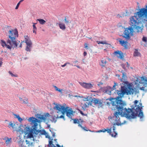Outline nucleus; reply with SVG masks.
Here are the masks:
<instances>
[{
  "label": "nucleus",
  "instance_id": "9",
  "mask_svg": "<svg viewBox=\"0 0 147 147\" xmlns=\"http://www.w3.org/2000/svg\"><path fill=\"white\" fill-rule=\"evenodd\" d=\"M117 40L119 42V44L123 46L125 49H127L128 48L127 42V41H125L121 38H119Z\"/></svg>",
  "mask_w": 147,
  "mask_h": 147
},
{
  "label": "nucleus",
  "instance_id": "21",
  "mask_svg": "<svg viewBox=\"0 0 147 147\" xmlns=\"http://www.w3.org/2000/svg\"><path fill=\"white\" fill-rule=\"evenodd\" d=\"M26 144L27 145L26 146H27V147H30L32 146V145L33 143L32 142H31L29 140H26Z\"/></svg>",
  "mask_w": 147,
  "mask_h": 147
},
{
  "label": "nucleus",
  "instance_id": "38",
  "mask_svg": "<svg viewBox=\"0 0 147 147\" xmlns=\"http://www.w3.org/2000/svg\"><path fill=\"white\" fill-rule=\"evenodd\" d=\"M9 73L11 75V76H14V77H17V76L13 74L12 73V72L10 71H9Z\"/></svg>",
  "mask_w": 147,
  "mask_h": 147
},
{
  "label": "nucleus",
  "instance_id": "53",
  "mask_svg": "<svg viewBox=\"0 0 147 147\" xmlns=\"http://www.w3.org/2000/svg\"><path fill=\"white\" fill-rule=\"evenodd\" d=\"M68 95V96L69 97H70V98H71V96H72V95H70V94H69Z\"/></svg>",
  "mask_w": 147,
  "mask_h": 147
},
{
  "label": "nucleus",
  "instance_id": "17",
  "mask_svg": "<svg viewBox=\"0 0 147 147\" xmlns=\"http://www.w3.org/2000/svg\"><path fill=\"white\" fill-rule=\"evenodd\" d=\"M107 63V61L106 60H102L101 61V63H100V65L102 67H105Z\"/></svg>",
  "mask_w": 147,
  "mask_h": 147
},
{
  "label": "nucleus",
  "instance_id": "16",
  "mask_svg": "<svg viewBox=\"0 0 147 147\" xmlns=\"http://www.w3.org/2000/svg\"><path fill=\"white\" fill-rule=\"evenodd\" d=\"M25 142H24L22 140H20L18 142V144L20 147H27V146L25 145Z\"/></svg>",
  "mask_w": 147,
  "mask_h": 147
},
{
  "label": "nucleus",
  "instance_id": "30",
  "mask_svg": "<svg viewBox=\"0 0 147 147\" xmlns=\"http://www.w3.org/2000/svg\"><path fill=\"white\" fill-rule=\"evenodd\" d=\"M14 115L16 116V117L18 119V121L20 122H21V121H22V118L21 117H20L19 116V115H16V114H15Z\"/></svg>",
  "mask_w": 147,
  "mask_h": 147
},
{
  "label": "nucleus",
  "instance_id": "37",
  "mask_svg": "<svg viewBox=\"0 0 147 147\" xmlns=\"http://www.w3.org/2000/svg\"><path fill=\"white\" fill-rule=\"evenodd\" d=\"M33 29H37V28L35 26V25L36 24V23H33Z\"/></svg>",
  "mask_w": 147,
  "mask_h": 147
},
{
  "label": "nucleus",
  "instance_id": "13",
  "mask_svg": "<svg viewBox=\"0 0 147 147\" xmlns=\"http://www.w3.org/2000/svg\"><path fill=\"white\" fill-rule=\"evenodd\" d=\"M115 54L118 57L121 59L123 58V55L122 52L117 51L114 52Z\"/></svg>",
  "mask_w": 147,
  "mask_h": 147
},
{
  "label": "nucleus",
  "instance_id": "23",
  "mask_svg": "<svg viewBox=\"0 0 147 147\" xmlns=\"http://www.w3.org/2000/svg\"><path fill=\"white\" fill-rule=\"evenodd\" d=\"M111 128L109 129H102V132H105L106 131H107L108 133H109L110 134H111Z\"/></svg>",
  "mask_w": 147,
  "mask_h": 147
},
{
  "label": "nucleus",
  "instance_id": "35",
  "mask_svg": "<svg viewBox=\"0 0 147 147\" xmlns=\"http://www.w3.org/2000/svg\"><path fill=\"white\" fill-rule=\"evenodd\" d=\"M57 140V139H54V140L55 141V144L57 146V147H61L60 145H59V144H57V142L56 141V140Z\"/></svg>",
  "mask_w": 147,
  "mask_h": 147
},
{
  "label": "nucleus",
  "instance_id": "1",
  "mask_svg": "<svg viewBox=\"0 0 147 147\" xmlns=\"http://www.w3.org/2000/svg\"><path fill=\"white\" fill-rule=\"evenodd\" d=\"M138 101L137 100L134 101L135 106L131 109H127L124 108L126 105L125 103L120 99V97H117V98H112L111 102L113 108L117 110L115 111L113 116L109 117V120L112 121L113 125H120L123 123L120 121L119 116L124 117L129 119L135 118L138 116L140 119L144 117L143 112L142 109L143 107L142 104L138 103Z\"/></svg>",
  "mask_w": 147,
  "mask_h": 147
},
{
  "label": "nucleus",
  "instance_id": "52",
  "mask_svg": "<svg viewBox=\"0 0 147 147\" xmlns=\"http://www.w3.org/2000/svg\"><path fill=\"white\" fill-rule=\"evenodd\" d=\"M116 76H117L119 78H120V75L118 74L116 75Z\"/></svg>",
  "mask_w": 147,
  "mask_h": 147
},
{
  "label": "nucleus",
  "instance_id": "58",
  "mask_svg": "<svg viewBox=\"0 0 147 147\" xmlns=\"http://www.w3.org/2000/svg\"><path fill=\"white\" fill-rule=\"evenodd\" d=\"M78 62V61H75L74 62L75 63H76Z\"/></svg>",
  "mask_w": 147,
  "mask_h": 147
},
{
  "label": "nucleus",
  "instance_id": "33",
  "mask_svg": "<svg viewBox=\"0 0 147 147\" xmlns=\"http://www.w3.org/2000/svg\"><path fill=\"white\" fill-rule=\"evenodd\" d=\"M142 40L143 41L146 43L147 42V38L146 37L143 36L142 38Z\"/></svg>",
  "mask_w": 147,
  "mask_h": 147
},
{
  "label": "nucleus",
  "instance_id": "50",
  "mask_svg": "<svg viewBox=\"0 0 147 147\" xmlns=\"http://www.w3.org/2000/svg\"><path fill=\"white\" fill-rule=\"evenodd\" d=\"M3 62H2V61L0 60V66H1Z\"/></svg>",
  "mask_w": 147,
  "mask_h": 147
},
{
  "label": "nucleus",
  "instance_id": "18",
  "mask_svg": "<svg viewBox=\"0 0 147 147\" xmlns=\"http://www.w3.org/2000/svg\"><path fill=\"white\" fill-rule=\"evenodd\" d=\"M113 132L111 133V136L112 137H115L117 135V133L115 131V127L114 126H113Z\"/></svg>",
  "mask_w": 147,
  "mask_h": 147
},
{
  "label": "nucleus",
  "instance_id": "45",
  "mask_svg": "<svg viewBox=\"0 0 147 147\" xmlns=\"http://www.w3.org/2000/svg\"><path fill=\"white\" fill-rule=\"evenodd\" d=\"M52 137H54L55 136V133L53 132H52Z\"/></svg>",
  "mask_w": 147,
  "mask_h": 147
},
{
  "label": "nucleus",
  "instance_id": "2",
  "mask_svg": "<svg viewBox=\"0 0 147 147\" xmlns=\"http://www.w3.org/2000/svg\"><path fill=\"white\" fill-rule=\"evenodd\" d=\"M36 117L39 119L40 121L33 117H30L28 119L29 122H31V124L32 125V127L33 129H31L30 127H26L24 130L20 128L19 130L20 133L22 134L24 133L25 135H27V137L28 138H33V131H38L37 130L38 123L40 122V120H46L45 116L43 115H38Z\"/></svg>",
  "mask_w": 147,
  "mask_h": 147
},
{
  "label": "nucleus",
  "instance_id": "62",
  "mask_svg": "<svg viewBox=\"0 0 147 147\" xmlns=\"http://www.w3.org/2000/svg\"><path fill=\"white\" fill-rule=\"evenodd\" d=\"M106 92H107V90H106Z\"/></svg>",
  "mask_w": 147,
  "mask_h": 147
},
{
  "label": "nucleus",
  "instance_id": "29",
  "mask_svg": "<svg viewBox=\"0 0 147 147\" xmlns=\"http://www.w3.org/2000/svg\"><path fill=\"white\" fill-rule=\"evenodd\" d=\"M11 141V138H7L5 141V143L7 144H9Z\"/></svg>",
  "mask_w": 147,
  "mask_h": 147
},
{
  "label": "nucleus",
  "instance_id": "41",
  "mask_svg": "<svg viewBox=\"0 0 147 147\" xmlns=\"http://www.w3.org/2000/svg\"><path fill=\"white\" fill-rule=\"evenodd\" d=\"M117 84L116 83H114V85L113 86L112 88L113 89H115L116 88H115V87L116 86Z\"/></svg>",
  "mask_w": 147,
  "mask_h": 147
},
{
  "label": "nucleus",
  "instance_id": "22",
  "mask_svg": "<svg viewBox=\"0 0 147 147\" xmlns=\"http://www.w3.org/2000/svg\"><path fill=\"white\" fill-rule=\"evenodd\" d=\"M53 86L55 88V90L56 91L59 92L61 94H62L63 93L62 92L63 89H60L58 88L56 86Z\"/></svg>",
  "mask_w": 147,
  "mask_h": 147
},
{
  "label": "nucleus",
  "instance_id": "5",
  "mask_svg": "<svg viewBox=\"0 0 147 147\" xmlns=\"http://www.w3.org/2000/svg\"><path fill=\"white\" fill-rule=\"evenodd\" d=\"M55 106L54 109L57 111V113L59 114H61L63 116L65 113L66 115L68 117L71 118L73 115V112L71 109H68V107H65V106L61 105L58 104H55Z\"/></svg>",
  "mask_w": 147,
  "mask_h": 147
},
{
  "label": "nucleus",
  "instance_id": "4",
  "mask_svg": "<svg viewBox=\"0 0 147 147\" xmlns=\"http://www.w3.org/2000/svg\"><path fill=\"white\" fill-rule=\"evenodd\" d=\"M9 38L7 40L6 42L3 40H1L0 43L3 47H6L11 50L12 47H18V43L16 41V38L18 37V32L16 29L9 31Z\"/></svg>",
  "mask_w": 147,
  "mask_h": 147
},
{
  "label": "nucleus",
  "instance_id": "43",
  "mask_svg": "<svg viewBox=\"0 0 147 147\" xmlns=\"http://www.w3.org/2000/svg\"><path fill=\"white\" fill-rule=\"evenodd\" d=\"M45 117L46 118V117H49L50 116V115L49 113H46L45 115Z\"/></svg>",
  "mask_w": 147,
  "mask_h": 147
},
{
  "label": "nucleus",
  "instance_id": "8",
  "mask_svg": "<svg viewBox=\"0 0 147 147\" xmlns=\"http://www.w3.org/2000/svg\"><path fill=\"white\" fill-rule=\"evenodd\" d=\"M141 78V82L143 86L140 88V89L144 90V87L147 86V78L145 76H143Z\"/></svg>",
  "mask_w": 147,
  "mask_h": 147
},
{
  "label": "nucleus",
  "instance_id": "25",
  "mask_svg": "<svg viewBox=\"0 0 147 147\" xmlns=\"http://www.w3.org/2000/svg\"><path fill=\"white\" fill-rule=\"evenodd\" d=\"M78 124V126L79 127H80L82 128L85 131H89L90 132H94V131H91L90 130H88V129H86V127H83L81 124H80L79 123Z\"/></svg>",
  "mask_w": 147,
  "mask_h": 147
},
{
  "label": "nucleus",
  "instance_id": "40",
  "mask_svg": "<svg viewBox=\"0 0 147 147\" xmlns=\"http://www.w3.org/2000/svg\"><path fill=\"white\" fill-rule=\"evenodd\" d=\"M20 4V3H19V2L17 3V5L15 8L16 9H18Z\"/></svg>",
  "mask_w": 147,
  "mask_h": 147
},
{
  "label": "nucleus",
  "instance_id": "42",
  "mask_svg": "<svg viewBox=\"0 0 147 147\" xmlns=\"http://www.w3.org/2000/svg\"><path fill=\"white\" fill-rule=\"evenodd\" d=\"M80 112L83 116H86V115H87L86 114V115L84 114L83 113V112L82 111H80Z\"/></svg>",
  "mask_w": 147,
  "mask_h": 147
},
{
  "label": "nucleus",
  "instance_id": "57",
  "mask_svg": "<svg viewBox=\"0 0 147 147\" xmlns=\"http://www.w3.org/2000/svg\"><path fill=\"white\" fill-rule=\"evenodd\" d=\"M103 89H104V90H104V91H104V92H105V88H104Z\"/></svg>",
  "mask_w": 147,
  "mask_h": 147
},
{
  "label": "nucleus",
  "instance_id": "60",
  "mask_svg": "<svg viewBox=\"0 0 147 147\" xmlns=\"http://www.w3.org/2000/svg\"><path fill=\"white\" fill-rule=\"evenodd\" d=\"M48 126L49 127H50V125H48Z\"/></svg>",
  "mask_w": 147,
  "mask_h": 147
},
{
  "label": "nucleus",
  "instance_id": "31",
  "mask_svg": "<svg viewBox=\"0 0 147 147\" xmlns=\"http://www.w3.org/2000/svg\"><path fill=\"white\" fill-rule=\"evenodd\" d=\"M32 47V45L31 46H26V50L27 51H30V49Z\"/></svg>",
  "mask_w": 147,
  "mask_h": 147
},
{
  "label": "nucleus",
  "instance_id": "48",
  "mask_svg": "<svg viewBox=\"0 0 147 147\" xmlns=\"http://www.w3.org/2000/svg\"><path fill=\"white\" fill-rule=\"evenodd\" d=\"M117 17L118 18H122V16H121L119 14H118L117 15Z\"/></svg>",
  "mask_w": 147,
  "mask_h": 147
},
{
  "label": "nucleus",
  "instance_id": "11",
  "mask_svg": "<svg viewBox=\"0 0 147 147\" xmlns=\"http://www.w3.org/2000/svg\"><path fill=\"white\" fill-rule=\"evenodd\" d=\"M80 84L84 88L86 89H90L93 87V85L90 83L79 82Z\"/></svg>",
  "mask_w": 147,
  "mask_h": 147
},
{
  "label": "nucleus",
  "instance_id": "34",
  "mask_svg": "<svg viewBox=\"0 0 147 147\" xmlns=\"http://www.w3.org/2000/svg\"><path fill=\"white\" fill-rule=\"evenodd\" d=\"M74 120V123H79V121H78V119H73Z\"/></svg>",
  "mask_w": 147,
  "mask_h": 147
},
{
  "label": "nucleus",
  "instance_id": "59",
  "mask_svg": "<svg viewBox=\"0 0 147 147\" xmlns=\"http://www.w3.org/2000/svg\"><path fill=\"white\" fill-rule=\"evenodd\" d=\"M127 66H128V67L129 65V64L128 63V62H127Z\"/></svg>",
  "mask_w": 147,
  "mask_h": 147
},
{
  "label": "nucleus",
  "instance_id": "39",
  "mask_svg": "<svg viewBox=\"0 0 147 147\" xmlns=\"http://www.w3.org/2000/svg\"><path fill=\"white\" fill-rule=\"evenodd\" d=\"M67 64H70V63H68V62H66V63L65 64H64V65H61V66L62 67H65V66H66L67 65Z\"/></svg>",
  "mask_w": 147,
  "mask_h": 147
},
{
  "label": "nucleus",
  "instance_id": "44",
  "mask_svg": "<svg viewBox=\"0 0 147 147\" xmlns=\"http://www.w3.org/2000/svg\"><path fill=\"white\" fill-rule=\"evenodd\" d=\"M84 46H85V48H86V49H88V44H87V43H85V44H84Z\"/></svg>",
  "mask_w": 147,
  "mask_h": 147
},
{
  "label": "nucleus",
  "instance_id": "14",
  "mask_svg": "<svg viewBox=\"0 0 147 147\" xmlns=\"http://www.w3.org/2000/svg\"><path fill=\"white\" fill-rule=\"evenodd\" d=\"M25 42L28 46H31L32 45V42L28 36H24Z\"/></svg>",
  "mask_w": 147,
  "mask_h": 147
},
{
  "label": "nucleus",
  "instance_id": "19",
  "mask_svg": "<svg viewBox=\"0 0 147 147\" xmlns=\"http://www.w3.org/2000/svg\"><path fill=\"white\" fill-rule=\"evenodd\" d=\"M59 26L60 28L63 30H64L66 29L65 26L63 23H59Z\"/></svg>",
  "mask_w": 147,
  "mask_h": 147
},
{
  "label": "nucleus",
  "instance_id": "24",
  "mask_svg": "<svg viewBox=\"0 0 147 147\" xmlns=\"http://www.w3.org/2000/svg\"><path fill=\"white\" fill-rule=\"evenodd\" d=\"M140 54L138 51L137 49H135L134 54V56H138L140 55Z\"/></svg>",
  "mask_w": 147,
  "mask_h": 147
},
{
  "label": "nucleus",
  "instance_id": "28",
  "mask_svg": "<svg viewBox=\"0 0 147 147\" xmlns=\"http://www.w3.org/2000/svg\"><path fill=\"white\" fill-rule=\"evenodd\" d=\"M15 124L14 123H12L11 122H10L9 123V128L11 127L12 128H14L15 126Z\"/></svg>",
  "mask_w": 147,
  "mask_h": 147
},
{
  "label": "nucleus",
  "instance_id": "61",
  "mask_svg": "<svg viewBox=\"0 0 147 147\" xmlns=\"http://www.w3.org/2000/svg\"><path fill=\"white\" fill-rule=\"evenodd\" d=\"M104 50L106 51V49H104Z\"/></svg>",
  "mask_w": 147,
  "mask_h": 147
},
{
  "label": "nucleus",
  "instance_id": "63",
  "mask_svg": "<svg viewBox=\"0 0 147 147\" xmlns=\"http://www.w3.org/2000/svg\"><path fill=\"white\" fill-rule=\"evenodd\" d=\"M109 88H110V87H109ZM110 89H111V88H110Z\"/></svg>",
  "mask_w": 147,
  "mask_h": 147
},
{
  "label": "nucleus",
  "instance_id": "7",
  "mask_svg": "<svg viewBox=\"0 0 147 147\" xmlns=\"http://www.w3.org/2000/svg\"><path fill=\"white\" fill-rule=\"evenodd\" d=\"M58 114L56 116L54 115L52 116L51 117V121L53 122H54L55 123L58 119H63L65 120L64 116H63V115H61V114Z\"/></svg>",
  "mask_w": 147,
  "mask_h": 147
},
{
  "label": "nucleus",
  "instance_id": "12",
  "mask_svg": "<svg viewBox=\"0 0 147 147\" xmlns=\"http://www.w3.org/2000/svg\"><path fill=\"white\" fill-rule=\"evenodd\" d=\"M143 23L142 22H140L138 25L135 26V30L137 32H141L143 29Z\"/></svg>",
  "mask_w": 147,
  "mask_h": 147
},
{
  "label": "nucleus",
  "instance_id": "64",
  "mask_svg": "<svg viewBox=\"0 0 147 147\" xmlns=\"http://www.w3.org/2000/svg\"><path fill=\"white\" fill-rule=\"evenodd\" d=\"M61 147H63V146H61Z\"/></svg>",
  "mask_w": 147,
  "mask_h": 147
},
{
  "label": "nucleus",
  "instance_id": "54",
  "mask_svg": "<svg viewBox=\"0 0 147 147\" xmlns=\"http://www.w3.org/2000/svg\"><path fill=\"white\" fill-rule=\"evenodd\" d=\"M24 1V0H21L19 2V3H20L21 2H22Z\"/></svg>",
  "mask_w": 147,
  "mask_h": 147
},
{
  "label": "nucleus",
  "instance_id": "32",
  "mask_svg": "<svg viewBox=\"0 0 147 147\" xmlns=\"http://www.w3.org/2000/svg\"><path fill=\"white\" fill-rule=\"evenodd\" d=\"M40 134L41 135H45L46 134V132L45 130L39 131Z\"/></svg>",
  "mask_w": 147,
  "mask_h": 147
},
{
  "label": "nucleus",
  "instance_id": "15",
  "mask_svg": "<svg viewBox=\"0 0 147 147\" xmlns=\"http://www.w3.org/2000/svg\"><path fill=\"white\" fill-rule=\"evenodd\" d=\"M49 143L48 145L45 146V147H57L55 146L53 144V142L52 140H53V139H51V138H49Z\"/></svg>",
  "mask_w": 147,
  "mask_h": 147
},
{
  "label": "nucleus",
  "instance_id": "47",
  "mask_svg": "<svg viewBox=\"0 0 147 147\" xmlns=\"http://www.w3.org/2000/svg\"><path fill=\"white\" fill-rule=\"evenodd\" d=\"M74 96L75 97H79L80 98H81L83 97L82 96L77 95H75Z\"/></svg>",
  "mask_w": 147,
  "mask_h": 147
},
{
  "label": "nucleus",
  "instance_id": "51",
  "mask_svg": "<svg viewBox=\"0 0 147 147\" xmlns=\"http://www.w3.org/2000/svg\"><path fill=\"white\" fill-rule=\"evenodd\" d=\"M102 129L100 130L99 131H97V132H102Z\"/></svg>",
  "mask_w": 147,
  "mask_h": 147
},
{
  "label": "nucleus",
  "instance_id": "56",
  "mask_svg": "<svg viewBox=\"0 0 147 147\" xmlns=\"http://www.w3.org/2000/svg\"><path fill=\"white\" fill-rule=\"evenodd\" d=\"M22 47V44H21V43H20V45L19 47H21H21Z\"/></svg>",
  "mask_w": 147,
  "mask_h": 147
},
{
  "label": "nucleus",
  "instance_id": "36",
  "mask_svg": "<svg viewBox=\"0 0 147 147\" xmlns=\"http://www.w3.org/2000/svg\"><path fill=\"white\" fill-rule=\"evenodd\" d=\"M64 21H65V23L66 24H67L69 22V20H67L66 17H65L64 19Z\"/></svg>",
  "mask_w": 147,
  "mask_h": 147
},
{
  "label": "nucleus",
  "instance_id": "6",
  "mask_svg": "<svg viewBox=\"0 0 147 147\" xmlns=\"http://www.w3.org/2000/svg\"><path fill=\"white\" fill-rule=\"evenodd\" d=\"M94 104L95 105L97 106L98 108L102 107L103 104L102 101L99 99L93 98L92 100H87L84 101L81 103V106L84 110H85L86 108L89 107V105H92Z\"/></svg>",
  "mask_w": 147,
  "mask_h": 147
},
{
  "label": "nucleus",
  "instance_id": "3",
  "mask_svg": "<svg viewBox=\"0 0 147 147\" xmlns=\"http://www.w3.org/2000/svg\"><path fill=\"white\" fill-rule=\"evenodd\" d=\"M122 72V78L120 79L121 82H122L123 86L121 87V89L120 90H117L116 92L117 94L119 97H123L124 94L127 95L133 94L134 92V90L131 83H129L126 81L127 78L126 74L123 71Z\"/></svg>",
  "mask_w": 147,
  "mask_h": 147
},
{
  "label": "nucleus",
  "instance_id": "55",
  "mask_svg": "<svg viewBox=\"0 0 147 147\" xmlns=\"http://www.w3.org/2000/svg\"><path fill=\"white\" fill-rule=\"evenodd\" d=\"M78 68H80V66L79 65H76V66Z\"/></svg>",
  "mask_w": 147,
  "mask_h": 147
},
{
  "label": "nucleus",
  "instance_id": "27",
  "mask_svg": "<svg viewBox=\"0 0 147 147\" xmlns=\"http://www.w3.org/2000/svg\"><path fill=\"white\" fill-rule=\"evenodd\" d=\"M96 42L98 44H103L109 45V44L107 43L106 41H96Z\"/></svg>",
  "mask_w": 147,
  "mask_h": 147
},
{
  "label": "nucleus",
  "instance_id": "46",
  "mask_svg": "<svg viewBox=\"0 0 147 147\" xmlns=\"http://www.w3.org/2000/svg\"><path fill=\"white\" fill-rule=\"evenodd\" d=\"M37 29H33V32L35 33V34H36Z\"/></svg>",
  "mask_w": 147,
  "mask_h": 147
},
{
  "label": "nucleus",
  "instance_id": "10",
  "mask_svg": "<svg viewBox=\"0 0 147 147\" xmlns=\"http://www.w3.org/2000/svg\"><path fill=\"white\" fill-rule=\"evenodd\" d=\"M117 40L119 42V44L123 46L125 49H127L128 48L127 42V41H125L121 38H119Z\"/></svg>",
  "mask_w": 147,
  "mask_h": 147
},
{
  "label": "nucleus",
  "instance_id": "49",
  "mask_svg": "<svg viewBox=\"0 0 147 147\" xmlns=\"http://www.w3.org/2000/svg\"><path fill=\"white\" fill-rule=\"evenodd\" d=\"M87 53L86 52L84 51V52L83 55H84V56H85L87 55Z\"/></svg>",
  "mask_w": 147,
  "mask_h": 147
},
{
  "label": "nucleus",
  "instance_id": "26",
  "mask_svg": "<svg viewBox=\"0 0 147 147\" xmlns=\"http://www.w3.org/2000/svg\"><path fill=\"white\" fill-rule=\"evenodd\" d=\"M37 20L39 21L40 24L42 25L45 24L46 22V21L42 19H38Z\"/></svg>",
  "mask_w": 147,
  "mask_h": 147
},
{
  "label": "nucleus",
  "instance_id": "20",
  "mask_svg": "<svg viewBox=\"0 0 147 147\" xmlns=\"http://www.w3.org/2000/svg\"><path fill=\"white\" fill-rule=\"evenodd\" d=\"M19 99L21 101H23V103L24 104H27L28 103V99L27 98H25V99L24 100L22 98L20 97Z\"/></svg>",
  "mask_w": 147,
  "mask_h": 147
}]
</instances>
